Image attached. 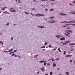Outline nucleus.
Listing matches in <instances>:
<instances>
[{"label": "nucleus", "mask_w": 75, "mask_h": 75, "mask_svg": "<svg viewBox=\"0 0 75 75\" xmlns=\"http://www.w3.org/2000/svg\"><path fill=\"white\" fill-rule=\"evenodd\" d=\"M56 37L57 38H60L61 37H62V36L59 35H56Z\"/></svg>", "instance_id": "nucleus-1"}, {"label": "nucleus", "mask_w": 75, "mask_h": 75, "mask_svg": "<svg viewBox=\"0 0 75 75\" xmlns=\"http://www.w3.org/2000/svg\"><path fill=\"white\" fill-rule=\"evenodd\" d=\"M35 16H44V15L42 14H35Z\"/></svg>", "instance_id": "nucleus-2"}, {"label": "nucleus", "mask_w": 75, "mask_h": 75, "mask_svg": "<svg viewBox=\"0 0 75 75\" xmlns=\"http://www.w3.org/2000/svg\"><path fill=\"white\" fill-rule=\"evenodd\" d=\"M37 27H38L39 28H45V26H37Z\"/></svg>", "instance_id": "nucleus-3"}, {"label": "nucleus", "mask_w": 75, "mask_h": 75, "mask_svg": "<svg viewBox=\"0 0 75 75\" xmlns=\"http://www.w3.org/2000/svg\"><path fill=\"white\" fill-rule=\"evenodd\" d=\"M59 14L60 16H67V14H65V13H59Z\"/></svg>", "instance_id": "nucleus-4"}, {"label": "nucleus", "mask_w": 75, "mask_h": 75, "mask_svg": "<svg viewBox=\"0 0 75 75\" xmlns=\"http://www.w3.org/2000/svg\"><path fill=\"white\" fill-rule=\"evenodd\" d=\"M3 13L4 14H10V13L7 11H4L3 12Z\"/></svg>", "instance_id": "nucleus-5"}, {"label": "nucleus", "mask_w": 75, "mask_h": 75, "mask_svg": "<svg viewBox=\"0 0 75 75\" xmlns=\"http://www.w3.org/2000/svg\"><path fill=\"white\" fill-rule=\"evenodd\" d=\"M69 42H70V41L69 40L64 41V43L66 44H68V43H69Z\"/></svg>", "instance_id": "nucleus-6"}, {"label": "nucleus", "mask_w": 75, "mask_h": 75, "mask_svg": "<svg viewBox=\"0 0 75 75\" xmlns=\"http://www.w3.org/2000/svg\"><path fill=\"white\" fill-rule=\"evenodd\" d=\"M65 40V38H64V37L62 38H61L60 39V40L61 41H62V40Z\"/></svg>", "instance_id": "nucleus-7"}, {"label": "nucleus", "mask_w": 75, "mask_h": 75, "mask_svg": "<svg viewBox=\"0 0 75 75\" xmlns=\"http://www.w3.org/2000/svg\"><path fill=\"white\" fill-rule=\"evenodd\" d=\"M73 21H74V22ZM75 23V21H69V23Z\"/></svg>", "instance_id": "nucleus-8"}, {"label": "nucleus", "mask_w": 75, "mask_h": 75, "mask_svg": "<svg viewBox=\"0 0 75 75\" xmlns=\"http://www.w3.org/2000/svg\"><path fill=\"white\" fill-rule=\"evenodd\" d=\"M67 31L68 32H69V33H72V30H67Z\"/></svg>", "instance_id": "nucleus-9"}, {"label": "nucleus", "mask_w": 75, "mask_h": 75, "mask_svg": "<svg viewBox=\"0 0 75 75\" xmlns=\"http://www.w3.org/2000/svg\"><path fill=\"white\" fill-rule=\"evenodd\" d=\"M69 23V22L67 21H63L60 22V23Z\"/></svg>", "instance_id": "nucleus-10"}, {"label": "nucleus", "mask_w": 75, "mask_h": 75, "mask_svg": "<svg viewBox=\"0 0 75 75\" xmlns=\"http://www.w3.org/2000/svg\"><path fill=\"white\" fill-rule=\"evenodd\" d=\"M64 34L66 36H67V37H70V36H69V35H68L67 34V33H64Z\"/></svg>", "instance_id": "nucleus-11"}, {"label": "nucleus", "mask_w": 75, "mask_h": 75, "mask_svg": "<svg viewBox=\"0 0 75 75\" xmlns=\"http://www.w3.org/2000/svg\"><path fill=\"white\" fill-rule=\"evenodd\" d=\"M6 8H7V7H5L4 8H2L1 9V10H6Z\"/></svg>", "instance_id": "nucleus-12"}, {"label": "nucleus", "mask_w": 75, "mask_h": 75, "mask_svg": "<svg viewBox=\"0 0 75 75\" xmlns=\"http://www.w3.org/2000/svg\"><path fill=\"white\" fill-rule=\"evenodd\" d=\"M9 8L10 9V11H11L12 12H13V8L10 7Z\"/></svg>", "instance_id": "nucleus-13"}, {"label": "nucleus", "mask_w": 75, "mask_h": 75, "mask_svg": "<svg viewBox=\"0 0 75 75\" xmlns=\"http://www.w3.org/2000/svg\"><path fill=\"white\" fill-rule=\"evenodd\" d=\"M42 68V69L41 70V71H42V72H44V71H45V69H44L43 68Z\"/></svg>", "instance_id": "nucleus-14"}, {"label": "nucleus", "mask_w": 75, "mask_h": 75, "mask_svg": "<svg viewBox=\"0 0 75 75\" xmlns=\"http://www.w3.org/2000/svg\"><path fill=\"white\" fill-rule=\"evenodd\" d=\"M53 65L54 67H55L56 66V64L55 63H53Z\"/></svg>", "instance_id": "nucleus-15"}, {"label": "nucleus", "mask_w": 75, "mask_h": 75, "mask_svg": "<svg viewBox=\"0 0 75 75\" xmlns=\"http://www.w3.org/2000/svg\"><path fill=\"white\" fill-rule=\"evenodd\" d=\"M44 62V60H41L39 61V62H40V63H42L43 62Z\"/></svg>", "instance_id": "nucleus-16"}, {"label": "nucleus", "mask_w": 75, "mask_h": 75, "mask_svg": "<svg viewBox=\"0 0 75 75\" xmlns=\"http://www.w3.org/2000/svg\"><path fill=\"white\" fill-rule=\"evenodd\" d=\"M58 51H59V52H61V49H60V48H59L58 49Z\"/></svg>", "instance_id": "nucleus-17"}, {"label": "nucleus", "mask_w": 75, "mask_h": 75, "mask_svg": "<svg viewBox=\"0 0 75 75\" xmlns=\"http://www.w3.org/2000/svg\"><path fill=\"white\" fill-rule=\"evenodd\" d=\"M49 48H52V46L51 45H49L48 46Z\"/></svg>", "instance_id": "nucleus-18"}, {"label": "nucleus", "mask_w": 75, "mask_h": 75, "mask_svg": "<svg viewBox=\"0 0 75 75\" xmlns=\"http://www.w3.org/2000/svg\"><path fill=\"white\" fill-rule=\"evenodd\" d=\"M69 13L71 14H75V12H69Z\"/></svg>", "instance_id": "nucleus-19"}, {"label": "nucleus", "mask_w": 75, "mask_h": 75, "mask_svg": "<svg viewBox=\"0 0 75 75\" xmlns=\"http://www.w3.org/2000/svg\"><path fill=\"white\" fill-rule=\"evenodd\" d=\"M68 45V43H63V45Z\"/></svg>", "instance_id": "nucleus-20"}, {"label": "nucleus", "mask_w": 75, "mask_h": 75, "mask_svg": "<svg viewBox=\"0 0 75 75\" xmlns=\"http://www.w3.org/2000/svg\"><path fill=\"white\" fill-rule=\"evenodd\" d=\"M50 18H51V19H52V18H54V17L53 16H51L50 17Z\"/></svg>", "instance_id": "nucleus-21"}, {"label": "nucleus", "mask_w": 75, "mask_h": 75, "mask_svg": "<svg viewBox=\"0 0 75 75\" xmlns=\"http://www.w3.org/2000/svg\"><path fill=\"white\" fill-rule=\"evenodd\" d=\"M38 54H36L34 56V57H38Z\"/></svg>", "instance_id": "nucleus-22"}, {"label": "nucleus", "mask_w": 75, "mask_h": 75, "mask_svg": "<svg viewBox=\"0 0 75 75\" xmlns=\"http://www.w3.org/2000/svg\"><path fill=\"white\" fill-rule=\"evenodd\" d=\"M66 74L67 75H69V73L68 72H66Z\"/></svg>", "instance_id": "nucleus-23"}, {"label": "nucleus", "mask_w": 75, "mask_h": 75, "mask_svg": "<svg viewBox=\"0 0 75 75\" xmlns=\"http://www.w3.org/2000/svg\"><path fill=\"white\" fill-rule=\"evenodd\" d=\"M64 55H66V52L65 51H64L63 53Z\"/></svg>", "instance_id": "nucleus-24"}, {"label": "nucleus", "mask_w": 75, "mask_h": 75, "mask_svg": "<svg viewBox=\"0 0 75 75\" xmlns=\"http://www.w3.org/2000/svg\"><path fill=\"white\" fill-rule=\"evenodd\" d=\"M41 48H45V46H43V47H41Z\"/></svg>", "instance_id": "nucleus-25"}, {"label": "nucleus", "mask_w": 75, "mask_h": 75, "mask_svg": "<svg viewBox=\"0 0 75 75\" xmlns=\"http://www.w3.org/2000/svg\"><path fill=\"white\" fill-rule=\"evenodd\" d=\"M70 45H75V44L74 43H70Z\"/></svg>", "instance_id": "nucleus-26"}, {"label": "nucleus", "mask_w": 75, "mask_h": 75, "mask_svg": "<svg viewBox=\"0 0 75 75\" xmlns=\"http://www.w3.org/2000/svg\"><path fill=\"white\" fill-rule=\"evenodd\" d=\"M70 25H73V26H74L75 25V24H70Z\"/></svg>", "instance_id": "nucleus-27"}, {"label": "nucleus", "mask_w": 75, "mask_h": 75, "mask_svg": "<svg viewBox=\"0 0 75 75\" xmlns=\"http://www.w3.org/2000/svg\"><path fill=\"white\" fill-rule=\"evenodd\" d=\"M12 12L17 13V11L16 10H13V12Z\"/></svg>", "instance_id": "nucleus-28"}, {"label": "nucleus", "mask_w": 75, "mask_h": 75, "mask_svg": "<svg viewBox=\"0 0 75 75\" xmlns=\"http://www.w3.org/2000/svg\"><path fill=\"white\" fill-rule=\"evenodd\" d=\"M48 44V42H46L45 43V45H47Z\"/></svg>", "instance_id": "nucleus-29"}, {"label": "nucleus", "mask_w": 75, "mask_h": 75, "mask_svg": "<svg viewBox=\"0 0 75 75\" xmlns=\"http://www.w3.org/2000/svg\"><path fill=\"white\" fill-rule=\"evenodd\" d=\"M13 51V49H11V50H9V51L10 52H11V51Z\"/></svg>", "instance_id": "nucleus-30"}, {"label": "nucleus", "mask_w": 75, "mask_h": 75, "mask_svg": "<svg viewBox=\"0 0 75 75\" xmlns=\"http://www.w3.org/2000/svg\"><path fill=\"white\" fill-rule=\"evenodd\" d=\"M25 14H30V13H28V12H25Z\"/></svg>", "instance_id": "nucleus-31"}, {"label": "nucleus", "mask_w": 75, "mask_h": 75, "mask_svg": "<svg viewBox=\"0 0 75 75\" xmlns=\"http://www.w3.org/2000/svg\"><path fill=\"white\" fill-rule=\"evenodd\" d=\"M50 11H54V9L52 8V9H50Z\"/></svg>", "instance_id": "nucleus-32"}, {"label": "nucleus", "mask_w": 75, "mask_h": 75, "mask_svg": "<svg viewBox=\"0 0 75 75\" xmlns=\"http://www.w3.org/2000/svg\"><path fill=\"white\" fill-rule=\"evenodd\" d=\"M14 53V52H11L9 53L10 54H13Z\"/></svg>", "instance_id": "nucleus-33"}, {"label": "nucleus", "mask_w": 75, "mask_h": 75, "mask_svg": "<svg viewBox=\"0 0 75 75\" xmlns=\"http://www.w3.org/2000/svg\"><path fill=\"white\" fill-rule=\"evenodd\" d=\"M4 52H10L9 50L8 51H4Z\"/></svg>", "instance_id": "nucleus-34"}, {"label": "nucleus", "mask_w": 75, "mask_h": 75, "mask_svg": "<svg viewBox=\"0 0 75 75\" xmlns=\"http://www.w3.org/2000/svg\"><path fill=\"white\" fill-rule=\"evenodd\" d=\"M52 74H53V73L52 72H50V75H52Z\"/></svg>", "instance_id": "nucleus-35"}, {"label": "nucleus", "mask_w": 75, "mask_h": 75, "mask_svg": "<svg viewBox=\"0 0 75 75\" xmlns=\"http://www.w3.org/2000/svg\"><path fill=\"white\" fill-rule=\"evenodd\" d=\"M47 63H44V64H43V65H44V66L46 65H47Z\"/></svg>", "instance_id": "nucleus-36"}, {"label": "nucleus", "mask_w": 75, "mask_h": 75, "mask_svg": "<svg viewBox=\"0 0 75 75\" xmlns=\"http://www.w3.org/2000/svg\"><path fill=\"white\" fill-rule=\"evenodd\" d=\"M42 1H47V0H40Z\"/></svg>", "instance_id": "nucleus-37"}, {"label": "nucleus", "mask_w": 75, "mask_h": 75, "mask_svg": "<svg viewBox=\"0 0 75 75\" xmlns=\"http://www.w3.org/2000/svg\"><path fill=\"white\" fill-rule=\"evenodd\" d=\"M0 43H1L2 44V45H3V43L1 41H0Z\"/></svg>", "instance_id": "nucleus-38"}, {"label": "nucleus", "mask_w": 75, "mask_h": 75, "mask_svg": "<svg viewBox=\"0 0 75 75\" xmlns=\"http://www.w3.org/2000/svg\"><path fill=\"white\" fill-rule=\"evenodd\" d=\"M15 55V54L13 53L11 54V56H14Z\"/></svg>", "instance_id": "nucleus-39"}, {"label": "nucleus", "mask_w": 75, "mask_h": 75, "mask_svg": "<svg viewBox=\"0 0 75 75\" xmlns=\"http://www.w3.org/2000/svg\"><path fill=\"white\" fill-rule=\"evenodd\" d=\"M71 25V24H69L66 25Z\"/></svg>", "instance_id": "nucleus-40"}, {"label": "nucleus", "mask_w": 75, "mask_h": 75, "mask_svg": "<svg viewBox=\"0 0 75 75\" xmlns=\"http://www.w3.org/2000/svg\"><path fill=\"white\" fill-rule=\"evenodd\" d=\"M69 5H70V6H73V5L71 4H69Z\"/></svg>", "instance_id": "nucleus-41"}, {"label": "nucleus", "mask_w": 75, "mask_h": 75, "mask_svg": "<svg viewBox=\"0 0 75 75\" xmlns=\"http://www.w3.org/2000/svg\"><path fill=\"white\" fill-rule=\"evenodd\" d=\"M47 65L48 66H50V63H48L47 64Z\"/></svg>", "instance_id": "nucleus-42"}, {"label": "nucleus", "mask_w": 75, "mask_h": 75, "mask_svg": "<svg viewBox=\"0 0 75 75\" xmlns=\"http://www.w3.org/2000/svg\"><path fill=\"white\" fill-rule=\"evenodd\" d=\"M17 50H14V52H17Z\"/></svg>", "instance_id": "nucleus-43"}, {"label": "nucleus", "mask_w": 75, "mask_h": 75, "mask_svg": "<svg viewBox=\"0 0 75 75\" xmlns=\"http://www.w3.org/2000/svg\"><path fill=\"white\" fill-rule=\"evenodd\" d=\"M2 67L0 68V71H1V70H2Z\"/></svg>", "instance_id": "nucleus-44"}, {"label": "nucleus", "mask_w": 75, "mask_h": 75, "mask_svg": "<svg viewBox=\"0 0 75 75\" xmlns=\"http://www.w3.org/2000/svg\"><path fill=\"white\" fill-rule=\"evenodd\" d=\"M65 57H69V55H66L65 56Z\"/></svg>", "instance_id": "nucleus-45"}, {"label": "nucleus", "mask_w": 75, "mask_h": 75, "mask_svg": "<svg viewBox=\"0 0 75 75\" xmlns=\"http://www.w3.org/2000/svg\"><path fill=\"white\" fill-rule=\"evenodd\" d=\"M55 60H59V58H57Z\"/></svg>", "instance_id": "nucleus-46"}, {"label": "nucleus", "mask_w": 75, "mask_h": 75, "mask_svg": "<svg viewBox=\"0 0 75 75\" xmlns=\"http://www.w3.org/2000/svg\"><path fill=\"white\" fill-rule=\"evenodd\" d=\"M45 11H48V9H47V8L45 9Z\"/></svg>", "instance_id": "nucleus-47"}, {"label": "nucleus", "mask_w": 75, "mask_h": 75, "mask_svg": "<svg viewBox=\"0 0 75 75\" xmlns=\"http://www.w3.org/2000/svg\"><path fill=\"white\" fill-rule=\"evenodd\" d=\"M18 2H19V3H21V1H20V0H18Z\"/></svg>", "instance_id": "nucleus-48"}, {"label": "nucleus", "mask_w": 75, "mask_h": 75, "mask_svg": "<svg viewBox=\"0 0 75 75\" xmlns=\"http://www.w3.org/2000/svg\"><path fill=\"white\" fill-rule=\"evenodd\" d=\"M66 33L68 34H70V33H69V32H66Z\"/></svg>", "instance_id": "nucleus-49"}, {"label": "nucleus", "mask_w": 75, "mask_h": 75, "mask_svg": "<svg viewBox=\"0 0 75 75\" xmlns=\"http://www.w3.org/2000/svg\"><path fill=\"white\" fill-rule=\"evenodd\" d=\"M67 27V26L66 25H63V27Z\"/></svg>", "instance_id": "nucleus-50"}, {"label": "nucleus", "mask_w": 75, "mask_h": 75, "mask_svg": "<svg viewBox=\"0 0 75 75\" xmlns=\"http://www.w3.org/2000/svg\"><path fill=\"white\" fill-rule=\"evenodd\" d=\"M71 29V28H67V30H70Z\"/></svg>", "instance_id": "nucleus-51"}, {"label": "nucleus", "mask_w": 75, "mask_h": 75, "mask_svg": "<svg viewBox=\"0 0 75 75\" xmlns=\"http://www.w3.org/2000/svg\"><path fill=\"white\" fill-rule=\"evenodd\" d=\"M9 25V23H8L6 24V25Z\"/></svg>", "instance_id": "nucleus-52"}, {"label": "nucleus", "mask_w": 75, "mask_h": 75, "mask_svg": "<svg viewBox=\"0 0 75 75\" xmlns=\"http://www.w3.org/2000/svg\"><path fill=\"white\" fill-rule=\"evenodd\" d=\"M69 62H70L72 63V60H70Z\"/></svg>", "instance_id": "nucleus-53"}, {"label": "nucleus", "mask_w": 75, "mask_h": 75, "mask_svg": "<svg viewBox=\"0 0 75 75\" xmlns=\"http://www.w3.org/2000/svg\"><path fill=\"white\" fill-rule=\"evenodd\" d=\"M69 57H72V55H69Z\"/></svg>", "instance_id": "nucleus-54"}, {"label": "nucleus", "mask_w": 75, "mask_h": 75, "mask_svg": "<svg viewBox=\"0 0 75 75\" xmlns=\"http://www.w3.org/2000/svg\"><path fill=\"white\" fill-rule=\"evenodd\" d=\"M48 61H51V59H48Z\"/></svg>", "instance_id": "nucleus-55"}, {"label": "nucleus", "mask_w": 75, "mask_h": 75, "mask_svg": "<svg viewBox=\"0 0 75 75\" xmlns=\"http://www.w3.org/2000/svg\"><path fill=\"white\" fill-rule=\"evenodd\" d=\"M13 40V38H11V40Z\"/></svg>", "instance_id": "nucleus-56"}, {"label": "nucleus", "mask_w": 75, "mask_h": 75, "mask_svg": "<svg viewBox=\"0 0 75 75\" xmlns=\"http://www.w3.org/2000/svg\"><path fill=\"white\" fill-rule=\"evenodd\" d=\"M18 58H21V57H20V56H18Z\"/></svg>", "instance_id": "nucleus-57"}, {"label": "nucleus", "mask_w": 75, "mask_h": 75, "mask_svg": "<svg viewBox=\"0 0 75 75\" xmlns=\"http://www.w3.org/2000/svg\"><path fill=\"white\" fill-rule=\"evenodd\" d=\"M15 57H17V55H16V54H15Z\"/></svg>", "instance_id": "nucleus-58"}, {"label": "nucleus", "mask_w": 75, "mask_h": 75, "mask_svg": "<svg viewBox=\"0 0 75 75\" xmlns=\"http://www.w3.org/2000/svg\"><path fill=\"white\" fill-rule=\"evenodd\" d=\"M52 61H55V60L54 59L52 60Z\"/></svg>", "instance_id": "nucleus-59"}, {"label": "nucleus", "mask_w": 75, "mask_h": 75, "mask_svg": "<svg viewBox=\"0 0 75 75\" xmlns=\"http://www.w3.org/2000/svg\"><path fill=\"white\" fill-rule=\"evenodd\" d=\"M0 35H2V33H0Z\"/></svg>", "instance_id": "nucleus-60"}, {"label": "nucleus", "mask_w": 75, "mask_h": 75, "mask_svg": "<svg viewBox=\"0 0 75 75\" xmlns=\"http://www.w3.org/2000/svg\"><path fill=\"white\" fill-rule=\"evenodd\" d=\"M53 50H54V51H55V50H55V49H53Z\"/></svg>", "instance_id": "nucleus-61"}, {"label": "nucleus", "mask_w": 75, "mask_h": 75, "mask_svg": "<svg viewBox=\"0 0 75 75\" xmlns=\"http://www.w3.org/2000/svg\"><path fill=\"white\" fill-rule=\"evenodd\" d=\"M39 73V71H38L37 73V74H38Z\"/></svg>", "instance_id": "nucleus-62"}, {"label": "nucleus", "mask_w": 75, "mask_h": 75, "mask_svg": "<svg viewBox=\"0 0 75 75\" xmlns=\"http://www.w3.org/2000/svg\"><path fill=\"white\" fill-rule=\"evenodd\" d=\"M45 75H48V74H46Z\"/></svg>", "instance_id": "nucleus-63"}, {"label": "nucleus", "mask_w": 75, "mask_h": 75, "mask_svg": "<svg viewBox=\"0 0 75 75\" xmlns=\"http://www.w3.org/2000/svg\"><path fill=\"white\" fill-rule=\"evenodd\" d=\"M73 3H74V4H75V1H73Z\"/></svg>", "instance_id": "nucleus-64"}]
</instances>
